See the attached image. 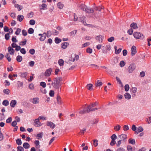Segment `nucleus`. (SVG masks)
Returning <instances> with one entry per match:
<instances>
[{
  "mask_svg": "<svg viewBox=\"0 0 151 151\" xmlns=\"http://www.w3.org/2000/svg\"><path fill=\"white\" fill-rule=\"evenodd\" d=\"M62 80V78L60 77H57L55 78L54 81L52 83L53 87L55 88H58L61 85L60 83Z\"/></svg>",
  "mask_w": 151,
  "mask_h": 151,
  "instance_id": "nucleus-1",
  "label": "nucleus"
},
{
  "mask_svg": "<svg viewBox=\"0 0 151 151\" xmlns=\"http://www.w3.org/2000/svg\"><path fill=\"white\" fill-rule=\"evenodd\" d=\"M80 7L82 10L88 13H92L94 12V10L93 9L87 7L84 4L81 5Z\"/></svg>",
  "mask_w": 151,
  "mask_h": 151,
  "instance_id": "nucleus-2",
  "label": "nucleus"
},
{
  "mask_svg": "<svg viewBox=\"0 0 151 151\" xmlns=\"http://www.w3.org/2000/svg\"><path fill=\"white\" fill-rule=\"evenodd\" d=\"M87 108L88 109L87 110H84L83 107L80 109L79 113L81 114H83L87 112H89L90 111H93L95 109H91V108L90 107V106H88Z\"/></svg>",
  "mask_w": 151,
  "mask_h": 151,
  "instance_id": "nucleus-3",
  "label": "nucleus"
},
{
  "mask_svg": "<svg viewBox=\"0 0 151 151\" xmlns=\"http://www.w3.org/2000/svg\"><path fill=\"white\" fill-rule=\"evenodd\" d=\"M133 36L136 39H142L143 37V35L141 33L138 32H134L133 34Z\"/></svg>",
  "mask_w": 151,
  "mask_h": 151,
  "instance_id": "nucleus-4",
  "label": "nucleus"
},
{
  "mask_svg": "<svg viewBox=\"0 0 151 151\" xmlns=\"http://www.w3.org/2000/svg\"><path fill=\"white\" fill-rule=\"evenodd\" d=\"M136 68V66L134 64H130L127 68L128 72L131 73H132Z\"/></svg>",
  "mask_w": 151,
  "mask_h": 151,
  "instance_id": "nucleus-5",
  "label": "nucleus"
},
{
  "mask_svg": "<svg viewBox=\"0 0 151 151\" xmlns=\"http://www.w3.org/2000/svg\"><path fill=\"white\" fill-rule=\"evenodd\" d=\"M80 21L82 22L84 25H87L89 27H90L91 26V24H86V22H85L86 18L84 16H83L81 17H80Z\"/></svg>",
  "mask_w": 151,
  "mask_h": 151,
  "instance_id": "nucleus-6",
  "label": "nucleus"
},
{
  "mask_svg": "<svg viewBox=\"0 0 151 151\" xmlns=\"http://www.w3.org/2000/svg\"><path fill=\"white\" fill-rule=\"evenodd\" d=\"M52 70L51 68H49L46 70L44 73V76H49L51 73Z\"/></svg>",
  "mask_w": 151,
  "mask_h": 151,
  "instance_id": "nucleus-7",
  "label": "nucleus"
},
{
  "mask_svg": "<svg viewBox=\"0 0 151 151\" xmlns=\"http://www.w3.org/2000/svg\"><path fill=\"white\" fill-rule=\"evenodd\" d=\"M7 50L9 54L12 55H14L15 51L14 50L12 47H9L7 48Z\"/></svg>",
  "mask_w": 151,
  "mask_h": 151,
  "instance_id": "nucleus-8",
  "label": "nucleus"
},
{
  "mask_svg": "<svg viewBox=\"0 0 151 151\" xmlns=\"http://www.w3.org/2000/svg\"><path fill=\"white\" fill-rule=\"evenodd\" d=\"M39 36H41V37L40 38V40L41 41H43L46 38V34L45 33H43V34H39Z\"/></svg>",
  "mask_w": 151,
  "mask_h": 151,
  "instance_id": "nucleus-9",
  "label": "nucleus"
},
{
  "mask_svg": "<svg viewBox=\"0 0 151 151\" xmlns=\"http://www.w3.org/2000/svg\"><path fill=\"white\" fill-rule=\"evenodd\" d=\"M103 52L104 53H106L107 52L111 50V47L110 45H107L105 47H103Z\"/></svg>",
  "mask_w": 151,
  "mask_h": 151,
  "instance_id": "nucleus-10",
  "label": "nucleus"
},
{
  "mask_svg": "<svg viewBox=\"0 0 151 151\" xmlns=\"http://www.w3.org/2000/svg\"><path fill=\"white\" fill-rule=\"evenodd\" d=\"M47 125L52 129H54L55 127V124L53 122L50 121L47 122Z\"/></svg>",
  "mask_w": 151,
  "mask_h": 151,
  "instance_id": "nucleus-11",
  "label": "nucleus"
},
{
  "mask_svg": "<svg viewBox=\"0 0 151 151\" xmlns=\"http://www.w3.org/2000/svg\"><path fill=\"white\" fill-rule=\"evenodd\" d=\"M131 55L132 56L134 55L137 52L136 47L135 46H133L131 49Z\"/></svg>",
  "mask_w": 151,
  "mask_h": 151,
  "instance_id": "nucleus-12",
  "label": "nucleus"
},
{
  "mask_svg": "<svg viewBox=\"0 0 151 151\" xmlns=\"http://www.w3.org/2000/svg\"><path fill=\"white\" fill-rule=\"evenodd\" d=\"M119 137L120 139L124 141L127 139V136L126 134H123L119 135Z\"/></svg>",
  "mask_w": 151,
  "mask_h": 151,
  "instance_id": "nucleus-13",
  "label": "nucleus"
},
{
  "mask_svg": "<svg viewBox=\"0 0 151 151\" xmlns=\"http://www.w3.org/2000/svg\"><path fill=\"white\" fill-rule=\"evenodd\" d=\"M39 7L41 10H45L47 9V5L43 3L39 5Z\"/></svg>",
  "mask_w": 151,
  "mask_h": 151,
  "instance_id": "nucleus-14",
  "label": "nucleus"
},
{
  "mask_svg": "<svg viewBox=\"0 0 151 151\" xmlns=\"http://www.w3.org/2000/svg\"><path fill=\"white\" fill-rule=\"evenodd\" d=\"M39 119L38 118L35 119L34 121V122L35 124V126L37 127H39L42 125V124L39 121Z\"/></svg>",
  "mask_w": 151,
  "mask_h": 151,
  "instance_id": "nucleus-15",
  "label": "nucleus"
},
{
  "mask_svg": "<svg viewBox=\"0 0 151 151\" xmlns=\"http://www.w3.org/2000/svg\"><path fill=\"white\" fill-rule=\"evenodd\" d=\"M96 39L99 42H102L103 41V37L101 35L97 36L96 37Z\"/></svg>",
  "mask_w": 151,
  "mask_h": 151,
  "instance_id": "nucleus-16",
  "label": "nucleus"
},
{
  "mask_svg": "<svg viewBox=\"0 0 151 151\" xmlns=\"http://www.w3.org/2000/svg\"><path fill=\"white\" fill-rule=\"evenodd\" d=\"M69 44L68 42H64L61 44V47L63 49H65L69 45Z\"/></svg>",
  "mask_w": 151,
  "mask_h": 151,
  "instance_id": "nucleus-17",
  "label": "nucleus"
},
{
  "mask_svg": "<svg viewBox=\"0 0 151 151\" xmlns=\"http://www.w3.org/2000/svg\"><path fill=\"white\" fill-rule=\"evenodd\" d=\"M20 74V76L22 78H25L27 79V73L26 72H21L19 73Z\"/></svg>",
  "mask_w": 151,
  "mask_h": 151,
  "instance_id": "nucleus-18",
  "label": "nucleus"
},
{
  "mask_svg": "<svg viewBox=\"0 0 151 151\" xmlns=\"http://www.w3.org/2000/svg\"><path fill=\"white\" fill-rule=\"evenodd\" d=\"M17 101L15 100H12L10 103V105L12 107H14L17 104Z\"/></svg>",
  "mask_w": 151,
  "mask_h": 151,
  "instance_id": "nucleus-19",
  "label": "nucleus"
},
{
  "mask_svg": "<svg viewBox=\"0 0 151 151\" xmlns=\"http://www.w3.org/2000/svg\"><path fill=\"white\" fill-rule=\"evenodd\" d=\"M143 130V129L141 127H138L136 131L135 132V134H138L139 132H142Z\"/></svg>",
  "mask_w": 151,
  "mask_h": 151,
  "instance_id": "nucleus-20",
  "label": "nucleus"
},
{
  "mask_svg": "<svg viewBox=\"0 0 151 151\" xmlns=\"http://www.w3.org/2000/svg\"><path fill=\"white\" fill-rule=\"evenodd\" d=\"M39 99L38 98H35L32 99V103L34 104H37L39 103Z\"/></svg>",
  "mask_w": 151,
  "mask_h": 151,
  "instance_id": "nucleus-21",
  "label": "nucleus"
},
{
  "mask_svg": "<svg viewBox=\"0 0 151 151\" xmlns=\"http://www.w3.org/2000/svg\"><path fill=\"white\" fill-rule=\"evenodd\" d=\"M102 82L99 80H98L96 81V83H95V85L96 87H99L100 86H102Z\"/></svg>",
  "mask_w": 151,
  "mask_h": 151,
  "instance_id": "nucleus-22",
  "label": "nucleus"
},
{
  "mask_svg": "<svg viewBox=\"0 0 151 151\" xmlns=\"http://www.w3.org/2000/svg\"><path fill=\"white\" fill-rule=\"evenodd\" d=\"M114 48L115 49V53L116 54H119L120 52H121L122 49L121 48H119L118 50L117 49V47L116 46H115L114 47Z\"/></svg>",
  "mask_w": 151,
  "mask_h": 151,
  "instance_id": "nucleus-23",
  "label": "nucleus"
},
{
  "mask_svg": "<svg viewBox=\"0 0 151 151\" xmlns=\"http://www.w3.org/2000/svg\"><path fill=\"white\" fill-rule=\"evenodd\" d=\"M57 100L58 104L59 105H61L63 103V102L62 101L61 97L59 96H58L57 97Z\"/></svg>",
  "mask_w": 151,
  "mask_h": 151,
  "instance_id": "nucleus-24",
  "label": "nucleus"
},
{
  "mask_svg": "<svg viewBox=\"0 0 151 151\" xmlns=\"http://www.w3.org/2000/svg\"><path fill=\"white\" fill-rule=\"evenodd\" d=\"M93 85L91 83L88 84L86 86V87L88 90H93Z\"/></svg>",
  "mask_w": 151,
  "mask_h": 151,
  "instance_id": "nucleus-25",
  "label": "nucleus"
},
{
  "mask_svg": "<svg viewBox=\"0 0 151 151\" xmlns=\"http://www.w3.org/2000/svg\"><path fill=\"white\" fill-rule=\"evenodd\" d=\"M131 28L132 29H136L138 28L137 26L136 23H132L130 25Z\"/></svg>",
  "mask_w": 151,
  "mask_h": 151,
  "instance_id": "nucleus-26",
  "label": "nucleus"
},
{
  "mask_svg": "<svg viewBox=\"0 0 151 151\" xmlns=\"http://www.w3.org/2000/svg\"><path fill=\"white\" fill-rule=\"evenodd\" d=\"M124 96L125 99H127L129 100L131 99V96L130 94L128 93H126L124 95Z\"/></svg>",
  "mask_w": 151,
  "mask_h": 151,
  "instance_id": "nucleus-27",
  "label": "nucleus"
},
{
  "mask_svg": "<svg viewBox=\"0 0 151 151\" xmlns=\"http://www.w3.org/2000/svg\"><path fill=\"white\" fill-rule=\"evenodd\" d=\"M14 7L17 8L19 11H20L22 9V6L18 4H15L14 5Z\"/></svg>",
  "mask_w": 151,
  "mask_h": 151,
  "instance_id": "nucleus-28",
  "label": "nucleus"
},
{
  "mask_svg": "<svg viewBox=\"0 0 151 151\" xmlns=\"http://www.w3.org/2000/svg\"><path fill=\"white\" fill-rule=\"evenodd\" d=\"M23 147L24 148L27 149L30 147V145L28 143L25 142L23 143Z\"/></svg>",
  "mask_w": 151,
  "mask_h": 151,
  "instance_id": "nucleus-29",
  "label": "nucleus"
},
{
  "mask_svg": "<svg viewBox=\"0 0 151 151\" xmlns=\"http://www.w3.org/2000/svg\"><path fill=\"white\" fill-rule=\"evenodd\" d=\"M57 6L58 8L60 9H62L63 8L64 5L63 4L59 2L58 3Z\"/></svg>",
  "mask_w": 151,
  "mask_h": 151,
  "instance_id": "nucleus-30",
  "label": "nucleus"
},
{
  "mask_svg": "<svg viewBox=\"0 0 151 151\" xmlns=\"http://www.w3.org/2000/svg\"><path fill=\"white\" fill-rule=\"evenodd\" d=\"M24 18V16L21 15H19L17 16V19L20 22L23 20Z\"/></svg>",
  "mask_w": 151,
  "mask_h": 151,
  "instance_id": "nucleus-31",
  "label": "nucleus"
},
{
  "mask_svg": "<svg viewBox=\"0 0 151 151\" xmlns=\"http://www.w3.org/2000/svg\"><path fill=\"white\" fill-rule=\"evenodd\" d=\"M121 127L120 125H117L114 127V129L116 131H118L119 130L121 129Z\"/></svg>",
  "mask_w": 151,
  "mask_h": 151,
  "instance_id": "nucleus-32",
  "label": "nucleus"
},
{
  "mask_svg": "<svg viewBox=\"0 0 151 151\" xmlns=\"http://www.w3.org/2000/svg\"><path fill=\"white\" fill-rule=\"evenodd\" d=\"M35 143L36 145V147L37 148H39L40 145H39L40 142L38 140H35Z\"/></svg>",
  "mask_w": 151,
  "mask_h": 151,
  "instance_id": "nucleus-33",
  "label": "nucleus"
},
{
  "mask_svg": "<svg viewBox=\"0 0 151 151\" xmlns=\"http://www.w3.org/2000/svg\"><path fill=\"white\" fill-rule=\"evenodd\" d=\"M97 103L96 102L94 103L93 104H91L90 105H89V106H90V107L91 108V109H93L92 108L94 107L95 106H96L97 104ZM95 109V110L94 111H95L97 109V108L96 109Z\"/></svg>",
  "mask_w": 151,
  "mask_h": 151,
  "instance_id": "nucleus-34",
  "label": "nucleus"
},
{
  "mask_svg": "<svg viewBox=\"0 0 151 151\" xmlns=\"http://www.w3.org/2000/svg\"><path fill=\"white\" fill-rule=\"evenodd\" d=\"M128 142L129 143L131 144L132 145H134L135 143V140L134 139H129Z\"/></svg>",
  "mask_w": 151,
  "mask_h": 151,
  "instance_id": "nucleus-35",
  "label": "nucleus"
},
{
  "mask_svg": "<svg viewBox=\"0 0 151 151\" xmlns=\"http://www.w3.org/2000/svg\"><path fill=\"white\" fill-rule=\"evenodd\" d=\"M17 85L18 87H21L23 85V83L22 82L18 81L17 82Z\"/></svg>",
  "mask_w": 151,
  "mask_h": 151,
  "instance_id": "nucleus-36",
  "label": "nucleus"
},
{
  "mask_svg": "<svg viewBox=\"0 0 151 151\" xmlns=\"http://www.w3.org/2000/svg\"><path fill=\"white\" fill-rule=\"evenodd\" d=\"M132 93H135L137 91V88L136 87H132L131 89Z\"/></svg>",
  "mask_w": 151,
  "mask_h": 151,
  "instance_id": "nucleus-37",
  "label": "nucleus"
},
{
  "mask_svg": "<svg viewBox=\"0 0 151 151\" xmlns=\"http://www.w3.org/2000/svg\"><path fill=\"white\" fill-rule=\"evenodd\" d=\"M58 64L60 66H63L64 64V61L63 59H60L58 60Z\"/></svg>",
  "mask_w": 151,
  "mask_h": 151,
  "instance_id": "nucleus-38",
  "label": "nucleus"
},
{
  "mask_svg": "<svg viewBox=\"0 0 151 151\" xmlns=\"http://www.w3.org/2000/svg\"><path fill=\"white\" fill-rule=\"evenodd\" d=\"M22 58L20 55H18L16 58L17 61L18 62H21L22 60Z\"/></svg>",
  "mask_w": 151,
  "mask_h": 151,
  "instance_id": "nucleus-39",
  "label": "nucleus"
},
{
  "mask_svg": "<svg viewBox=\"0 0 151 151\" xmlns=\"http://www.w3.org/2000/svg\"><path fill=\"white\" fill-rule=\"evenodd\" d=\"M5 57L8 60L9 62H10L11 60V58L9 55V54L6 53L5 55Z\"/></svg>",
  "mask_w": 151,
  "mask_h": 151,
  "instance_id": "nucleus-40",
  "label": "nucleus"
},
{
  "mask_svg": "<svg viewBox=\"0 0 151 151\" xmlns=\"http://www.w3.org/2000/svg\"><path fill=\"white\" fill-rule=\"evenodd\" d=\"M27 40L26 39H24V41L20 42L19 43V45H24L26 43Z\"/></svg>",
  "mask_w": 151,
  "mask_h": 151,
  "instance_id": "nucleus-41",
  "label": "nucleus"
},
{
  "mask_svg": "<svg viewBox=\"0 0 151 151\" xmlns=\"http://www.w3.org/2000/svg\"><path fill=\"white\" fill-rule=\"evenodd\" d=\"M55 41L56 43L58 44L61 41V40L58 37H56L55 39Z\"/></svg>",
  "mask_w": 151,
  "mask_h": 151,
  "instance_id": "nucleus-42",
  "label": "nucleus"
},
{
  "mask_svg": "<svg viewBox=\"0 0 151 151\" xmlns=\"http://www.w3.org/2000/svg\"><path fill=\"white\" fill-rule=\"evenodd\" d=\"M12 40L13 43H16L18 42V40H17L15 36H12Z\"/></svg>",
  "mask_w": 151,
  "mask_h": 151,
  "instance_id": "nucleus-43",
  "label": "nucleus"
},
{
  "mask_svg": "<svg viewBox=\"0 0 151 151\" xmlns=\"http://www.w3.org/2000/svg\"><path fill=\"white\" fill-rule=\"evenodd\" d=\"M3 93L6 94L8 95L10 92V90L8 89H4L3 91Z\"/></svg>",
  "mask_w": 151,
  "mask_h": 151,
  "instance_id": "nucleus-44",
  "label": "nucleus"
},
{
  "mask_svg": "<svg viewBox=\"0 0 151 151\" xmlns=\"http://www.w3.org/2000/svg\"><path fill=\"white\" fill-rule=\"evenodd\" d=\"M92 49L88 47L86 49V52L89 54H91L92 52Z\"/></svg>",
  "mask_w": 151,
  "mask_h": 151,
  "instance_id": "nucleus-45",
  "label": "nucleus"
},
{
  "mask_svg": "<svg viewBox=\"0 0 151 151\" xmlns=\"http://www.w3.org/2000/svg\"><path fill=\"white\" fill-rule=\"evenodd\" d=\"M125 90L126 91H128L129 89V86L128 84H126L124 86Z\"/></svg>",
  "mask_w": 151,
  "mask_h": 151,
  "instance_id": "nucleus-46",
  "label": "nucleus"
},
{
  "mask_svg": "<svg viewBox=\"0 0 151 151\" xmlns=\"http://www.w3.org/2000/svg\"><path fill=\"white\" fill-rule=\"evenodd\" d=\"M38 118L39 120H46L47 119V118L46 117L43 116H40Z\"/></svg>",
  "mask_w": 151,
  "mask_h": 151,
  "instance_id": "nucleus-47",
  "label": "nucleus"
},
{
  "mask_svg": "<svg viewBox=\"0 0 151 151\" xmlns=\"http://www.w3.org/2000/svg\"><path fill=\"white\" fill-rule=\"evenodd\" d=\"M116 81H117L118 82H119V83L121 85L122 87L123 86V85L122 83V82H121L120 79L118 77H116Z\"/></svg>",
  "mask_w": 151,
  "mask_h": 151,
  "instance_id": "nucleus-48",
  "label": "nucleus"
},
{
  "mask_svg": "<svg viewBox=\"0 0 151 151\" xmlns=\"http://www.w3.org/2000/svg\"><path fill=\"white\" fill-rule=\"evenodd\" d=\"M43 135V133L41 132L40 133L38 134L37 135V137L38 139L41 138H42Z\"/></svg>",
  "mask_w": 151,
  "mask_h": 151,
  "instance_id": "nucleus-49",
  "label": "nucleus"
},
{
  "mask_svg": "<svg viewBox=\"0 0 151 151\" xmlns=\"http://www.w3.org/2000/svg\"><path fill=\"white\" fill-rule=\"evenodd\" d=\"M3 104L5 106H7L9 104V101L7 100H4L3 102Z\"/></svg>",
  "mask_w": 151,
  "mask_h": 151,
  "instance_id": "nucleus-50",
  "label": "nucleus"
},
{
  "mask_svg": "<svg viewBox=\"0 0 151 151\" xmlns=\"http://www.w3.org/2000/svg\"><path fill=\"white\" fill-rule=\"evenodd\" d=\"M90 45V42H87L83 44L82 45V48L84 47H87V46H89Z\"/></svg>",
  "mask_w": 151,
  "mask_h": 151,
  "instance_id": "nucleus-51",
  "label": "nucleus"
},
{
  "mask_svg": "<svg viewBox=\"0 0 151 151\" xmlns=\"http://www.w3.org/2000/svg\"><path fill=\"white\" fill-rule=\"evenodd\" d=\"M40 85L43 88H45L46 87V84L44 82H42L40 83Z\"/></svg>",
  "mask_w": 151,
  "mask_h": 151,
  "instance_id": "nucleus-52",
  "label": "nucleus"
},
{
  "mask_svg": "<svg viewBox=\"0 0 151 151\" xmlns=\"http://www.w3.org/2000/svg\"><path fill=\"white\" fill-rule=\"evenodd\" d=\"M49 94L50 96L53 97L54 95V91L53 90H50L49 92Z\"/></svg>",
  "mask_w": 151,
  "mask_h": 151,
  "instance_id": "nucleus-53",
  "label": "nucleus"
},
{
  "mask_svg": "<svg viewBox=\"0 0 151 151\" xmlns=\"http://www.w3.org/2000/svg\"><path fill=\"white\" fill-rule=\"evenodd\" d=\"M111 140H115L117 138V136L116 134H114L111 136Z\"/></svg>",
  "mask_w": 151,
  "mask_h": 151,
  "instance_id": "nucleus-54",
  "label": "nucleus"
},
{
  "mask_svg": "<svg viewBox=\"0 0 151 151\" xmlns=\"http://www.w3.org/2000/svg\"><path fill=\"white\" fill-rule=\"evenodd\" d=\"M10 35L9 33L6 34L5 35V38L6 40H8L10 38Z\"/></svg>",
  "mask_w": 151,
  "mask_h": 151,
  "instance_id": "nucleus-55",
  "label": "nucleus"
},
{
  "mask_svg": "<svg viewBox=\"0 0 151 151\" xmlns=\"http://www.w3.org/2000/svg\"><path fill=\"white\" fill-rule=\"evenodd\" d=\"M125 63L123 61H121L119 63V65L120 67H122L125 65Z\"/></svg>",
  "mask_w": 151,
  "mask_h": 151,
  "instance_id": "nucleus-56",
  "label": "nucleus"
},
{
  "mask_svg": "<svg viewBox=\"0 0 151 151\" xmlns=\"http://www.w3.org/2000/svg\"><path fill=\"white\" fill-rule=\"evenodd\" d=\"M28 32L29 34H32L34 32V30L32 28H30L28 30Z\"/></svg>",
  "mask_w": 151,
  "mask_h": 151,
  "instance_id": "nucleus-57",
  "label": "nucleus"
},
{
  "mask_svg": "<svg viewBox=\"0 0 151 151\" xmlns=\"http://www.w3.org/2000/svg\"><path fill=\"white\" fill-rule=\"evenodd\" d=\"M16 143L18 145H21L22 142L20 139H18L16 140Z\"/></svg>",
  "mask_w": 151,
  "mask_h": 151,
  "instance_id": "nucleus-58",
  "label": "nucleus"
},
{
  "mask_svg": "<svg viewBox=\"0 0 151 151\" xmlns=\"http://www.w3.org/2000/svg\"><path fill=\"white\" fill-rule=\"evenodd\" d=\"M35 23V21L33 19L30 20L29 21V24L31 25H34Z\"/></svg>",
  "mask_w": 151,
  "mask_h": 151,
  "instance_id": "nucleus-59",
  "label": "nucleus"
},
{
  "mask_svg": "<svg viewBox=\"0 0 151 151\" xmlns=\"http://www.w3.org/2000/svg\"><path fill=\"white\" fill-rule=\"evenodd\" d=\"M29 88L31 90H33L34 89V85L32 83H31L29 85Z\"/></svg>",
  "mask_w": 151,
  "mask_h": 151,
  "instance_id": "nucleus-60",
  "label": "nucleus"
},
{
  "mask_svg": "<svg viewBox=\"0 0 151 151\" xmlns=\"http://www.w3.org/2000/svg\"><path fill=\"white\" fill-rule=\"evenodd\" d=\"M21 52L23 54H25L26 52V51L24 48H23L20 50Z\"/></svg>",
  "mask_w": 151,
  "mask_h": 151,
  "instance_id": "nucleus-61",
  "label": "nucleus"
},
{
  "mask_svg": "<svg viewBox=\"0 0 151 151\" xmlns=\"http://www.w3.org/2000/svg\"><path fill=\"white\" fill-rule=\"evenodd\" d=\"M123 130L124 131H127L129 129V127L128 125H124V126L123 127Z\"/></svg>",
  "mask_w": 151,
  "mask_h": 151,
  "instance_id": "nucleus-62",
  "label": "nucleus"
},
{
  "mask_svg": "<svg viewBox=\"0 0 151 151\" xmlns=\"http://www.w3.org/2000/svg\"><path fill=\"white\" fill-rule=\"evenodd\" d=\"M146 121L148 124H150L151 123V117H149L146 119Z\"/></svg>",
  "mask_w": 151,
  "mask_h": 151,
  "instance_id": "nucleus-63",
  "label": "nucleus"
},
{
  "mask_svg": "<svg viewBox=\"0 0 151 151\" xmlns=\"http://www.w3.org/2000/svg\"><path fill=\"white\" fill-rule=\"evenodd\" d=\"M17 151H24L23 148L21 146H18L17 148Z\"/></svg>",
  "mask_w": 151,
  "mask_h": 151,
  "instance_id": "nucleus-64",
  "label": "nucleus"
}]
</instances>
